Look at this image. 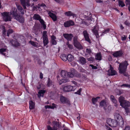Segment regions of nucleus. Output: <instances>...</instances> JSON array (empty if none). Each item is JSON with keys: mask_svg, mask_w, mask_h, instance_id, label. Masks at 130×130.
Segmentation results:
<instances>
[{"mask_svg": "<svg viewBox=\"0 0 130 130\" xmlns=\"http://www.w3.org/2000/svg\"><path fill=\"white\" fill-rule=\"evenodd\" d=\"M17 6L18 9L21 12V13L22 14H24V10L23 8L21 7V6L19 5H17Z\"/></svg>", "mask_w": 130, "mask_h": 130, "instance_id": "37", "label": "nucleus"}, {"mask_svg": "<svg viewBox=\"0 0 130 130\" xmlns=\"http://www.w3.org/2000/svg\"><path fill=\"white\" fill-rule=\"evenodd\" d=\"M74 24V22L71 20L66 21L64 24V26L66 27H68L70 26H73Z\"/></svg>", "mask_w": 130, "mask_h": 130, "instance_id": "11", "label": "nucleus"}, {"mask_svg": "<svg viewBox=\"0 0 130 130\" xmlns=\"http://www.w3.org/2000/svg\"><path fill=\"white\" fill-rule=\"evenodd\" d=\"M68 72L64 70H62L61 73V76L64 78H67L68 77Z\"/></svg>", "mask_w": 130, "mask_h": 130, "instance_id": "24", "label": "nucleus"}, {"mask_svg": "<svg viewBox=\"0 0 130 130\" xmlns=\"http://www.w3.org/2000/svg\"><path fill=\"white\" fill-rule=\"evenodd\" d=\"M10 43L12 46L17 47L20 45V43L17 41V40H13L12 39L10 40Z\"/></svg>", "mask_w": 130, "mask_h": 130, "instance_id": "17", "label": "nucleus"}, {"mask_svg": "<svg viewBox=\"0 0 130 130\" xmlns=\"http://www.w3.org/2000/svg\"><path fill=\"white\" fill-rule=\"evenodd\" d=\"M82 90V89L80 88L76 92H75V93L80 95L81 94V92Z\"/></svg>", "mask_w": 130, "mask_h": 130, "instance_id": "50", "label": "nucleus"}, {"mask_svg": "<svg viewBox=\"0 0 130 130\" xmlns=\"http://www.w3.org/2000/svg\"><path fill=\"white\" fill-rule=\"evenodd\" d=\"M46 28V25L45 23L43 20L41 19V28L45 29Z\"/></svg>", "mask_w": 130, "mask_h": 130, "instance_id": "32", "label": "nucleus"}, {"mask_svg": "<svg viewBox=\"0 0 130 130\" xmlns=\"http://www.w3.org/2000/svg\"><path fill=\"white\" fill-rule=\"evenodd\" d=\"M89 13V15L90 16L89 17L87 16H85V18H87V19L84 20H83L82 21V23L84 24L87 26H88L90 23L91 22V19L90 17H91L90 13L89 12H88Z\"/></svg>", "mask_w": 130, "mask_h": 130, "instance_id": "6", "label": "nucleus"}, {"mask_svg": "<svg viewBox=\"0 0 130 130\" xmlns=\"http://www.w3.org/2000/svg\"><path fill=\"white\" fill-rule=\"evenodd\" d=\"M126 36L125 35L122 36L121 37V39L122 40H125L126 38Z\"/></svg>", "mask_w": 130, "mask_h": 130, "instance_id": "59", "label": "nucleus"}, {"mask_svg": "<svg viewBox=\"0 0 130 130\" xmlns=\"http://www.w3.org/2000/svg\"><path fill=\"white\" fill-rule=\"evenodd\" d=\"M13 30L12 29H9L7 30V36L9 37V35L10 34L12 33L13 32Z\"/></svg>", "mask_w": 130, "mask_h": 130, "instance_id": "44", "label": "nucleus"}, {"mask_svg": "<svg viewBox=\"0 0 130 130\" xmlns=\"http://www.w3.org/2000/svg\"><path fill=\"white\" fill-rule=\"evenodd\" d=\"M46 91L45 90H41V96H43L44 94L45 93Z\"/></svg>", "mask_w": 130, "mask_h": 130, "instance_id": "56", "label": "nucleus"}, {"mask_svg": "<svg viewBox=\"0 0 130 130\" xmlns=\"http://www.w3.org/2000/svg\"><path fill=\"white\" fill-rule=\"evenodd\" d=\"M86 52L90 54L92 53V51L90 48H87L86 50Z\"/></svg>", "mask_w": 130, "mask_h": 130, "instance_id": "53", "label": "nucleus"}, {"mask_svg": "<svg viewBox=\"0 0 130 130\" xmlns=\"http://www.w3.org/2000/svg\"><path fill=\"white\" fill-rule=\"evenodd\" d=\"M29 108L30 109H32L35 108V103L32 101H29Z\"/></svg>", "mask_w": 130, "mask_h": 130, "instance_id": "30", "label": "nucleus"}, {"mask_svg": "<svg viewBox=\"0 0 130 130\" xmlns=\"http://www.w3.org/2000/svg\"><path fill=\"white\" fill-rule=\"evenodd\" d=\"M74 59V57L71 54H69L67 56V60L71 62Z\"/></svg>", "mask_w": 130, "mask_h": 130, "instance_id": "29", "label": "nucleus"}, {"mask_svg": "<svg viewBox=\"0 0 130 130\" xmlns=\"http://www.w3.org/2000/svg\"><path fill=\"white\" fill-rule=\"evenodd\" d=\"M59 81V83L60 85L61 84L63 83H65L69 81L68 79H61Z\"/></svg>", "mask_w": 130, "mask_h": 130, "instance_id": "39", "label": "nucleus"}, {"mask_svg": "<svg viewBox=\"0 0 130 130\" xmlns=\"http://www.w3.org/2000/svg\"><path fill=\"white\" fill-rule=\"evenodd\" d=\"M63 36L68 41H71L73 37V35L71 34H64Z\"/></svg>", "mask_w": 130, "mask_h": 130, "instance_id": "13", "label": "nucleus"}, {"mask_svg": "<svg viewBox=\"0 0 130 130\" xmlns=\"http://www.w3.org/2000/svg\"><path fill=\"white\" fill-rule=\"evenodd\" d=\"M37 88L38 90L39 91H38V94H37V95L39 98H40L41 97V90H40L41 86L40 85H39V86L37 87Z\"/></svg>", "mask_w": 130, "mask_h": 130, "instance_id": "43", "label": "nucleus"}, {"mask_svg": "<svg viewBox=\"0 0 130 130\" xmlns=\"http://www.w3.org/2000/svg\"><path fill=\"white\" fill-rule=\"evenodd\" d=\"M78 61L79 64L82 65L85 64L87 62L86 59L83 57H79Z\"/></svg>", "mask_w": 130, "mask_h": 130, "instance_id": "16", "label": "nucleus"}, {"mask_svg": "<svg viewBox=\"0 0 130 130\" xmlns=\"http://www.w3.org/2000/svg\"><path fill=\"white\" fill-rule=\"evenodd\" d=\"M52 43L53 44L56 45L57 44V42L55 40L56 37L54 35H52L51 37Z\"/></svg>", "mask_w": 130, "mask_h": 130, "instance_id": "34", "label": "nucleus"}, {"mask_svg": "<svg viewBox=\"0 0 130 130\" xmlns=\"http://www.w3.org/2000/svg\"><path fill=\"white\" fill-rule=\"evenodd\" d=\"M123 108H124V109H125V111L126 112V113H127L129 112V109L128 108V107H124Z\"/></svg>", "mask_w": 130, "mask_h": 130, "instance_id": "58", "label": "nucleus"}, {"mask_svg": "<svg viewBox=\"0 0 130 130\" xmlns=\"http://www.w3.org/2000/svg\"><path fill=\"white\" fill-rule=\"evenodd\" d=\"M0 28L3 31V34L5 35L6 32V30L5 29V27L3 25H1L0 27Z\"/></svg>", "mask_w": 130, "mask_h": 130, "instance_id": "42", "label": "nucleus"}, {"mask_svg": "<svg viewBox=\"0 0 130 130\" xmlns=\"http://www.w3.org/2000/svg\"><path fill=\"white\" fill-rule=\"evenodd\" d=\"M21 4L24 9H26V6L29 7L31 5L30 3L31 0H20Z\"/></svg>", "mask_w": 130, "mask_h": 130, "instance_id": "8", "label": "nucleus"}, {"mask_svg": "<svg viewBox=\"0 0 130 130\" xmlns=\"http://www.w3.org/2000/svg\"><path fill=\"white\" fill-rule=\"evenodd\" d=\"M83 33L85 40L88 42L89 43H90L91 41L89 38V34L87 31L86 30H84L83 32Z\"/></svg>", "mask_w": 130, "mask_h": 130, "instance_id": "15", "label": "nucleus"}, {"mask_svg": "<svg viewBox=\"0 0 130 130\" xmlns=\"http://www.w3.org/2000/svg\"><path fill=\"white\" fill-rule=\"evenodd\" d=\"M17 6L18 9L21 12V13L22 14H24V10L23 8L21 7V6L19 5H17Z\"/></svg>", "mask_w": 130, "mask_h": 130, "instance_id": "36", "label": "nucleus"}, {"mask_svg": "<svg viewBox=\"0 0 130 130\" xmlns=\"http://www.w3.org/2000/svg\"><path fill=\"white\" fill-rule=\"evenodd\" d=\"M106 122L110 126L112 127H116L117 125V123L114 120L111 119H108Z\"/></svg>", "mask_w": 130, "mask_h": 130, "instance_id": "4", "label": "nucleus"}, {"mask_svg": "<svg viewBox=\"0 0 130 130\" xmlns=\"http://www.w3.org/2000/svg\"><path fill=\"white\" fill-rule=\"evenodd\" d=\"M54 1L59 3L61 4L63 3V0H54Z\"/></svg>", "mask_w": 130, "mask_h": 130, "instance_id": "55", "label": "nucleus"}, {"mask_svg": "<svg viewBox=\"0 0 130 130\" xmlns=\"http://www.w3.org/2000/svg\"><path fill=\"white\" fill-rule=\"evenodd\" d=\"M119 6L121 7H123L125 6V5L123 2L120 1H119Z\"/></svg>", "mask_w": 130, "mask_h": 130, "instance_id": "48", "label": "nucleus"}, {"mask_svg": "<svg viewBox=\"0 0 130 130\" xmlns=\"http://www.w3.org/2000/svg\"><path fill=\"white\" fill-rule=\"evenodd\" d=\"M114 116L115 120L118 123H119L121 127H123L124 122L122 116L118 112V111L114 113Z\"/></svg>", "mask_w": 130, "mask_h": 130, "instance_id": "2", "label": "nucleus"}, {"mask_svg": "<svg viewBox=\"0 0 130 130\" xmlns=\"http://www.w3.org/2000/svg\"><path fill=\"white\" fill-rule=\"evenodd\" d=\"M123 54V53L121 51H117L114 52L112 55L113 56L115 57H118L121 56Z\"/></svg>", "mask_w": 130, "mask_h": 130, "instance_id": "19", "label": "nucleus"}, {"mask_svg": "<svg viewBox=\"0 0 130 130\" xmlns=\"http://www.w3.org/2000/svg\"><path fill=\"white\" fill-rule=\"evenodd\" d=\"M74 74L70 72H68V77H73L74 76Z\"/></svg>", "mask_w": 130, "mask_h": 130, "instance_id": "46", "label": "nucleus"}, {"mask_svg": "<svg viewBox=\"0 0 130 130\" xmlns=\"http://www.w3.org/2000/svg\"><path fill=\"white\" fill-rule=\"evenodd\" d=\"M123 106H122V107H128L130 106V103L128 101H126L123 103Z\"/></svg>", "mask_w": 130, "mask_h": 130, "instance_id": "38", "label": "nucleus"}, {"mask_svg": "<svg viewBox=\"0 0 130 130\" xmlns=\"http://www.w3.org/2000/svg\"><path fill=\"white\" fill-rule=\"evenodd\" d=\"M52 84V82L50 80V78H49L48 80V82L47 83V85L48 86L50 87L51 85Z\"/></svg>", "mask_w": 130, "mask_h": 130, "instance_id": "54", "label": "nucleus"}, {"mask_svg": "<svg viewBox=\"0 0 130 130\" xmlns=\"http://www.w3.org/2000/svg\"><path fill=\"white\" fill-rule=\"evenodd\" d=\"M53 123L54 125L53 128H52L50 126H47V128L48 130H57V127H59V125L58 122L54 121L53 122Z\"/></svg>", "mask_w": 130, "mask_h": 130, "instance_id": "10", "label": "nucleus"}, {"mask_svg": "<svg viewBox=\"0 0 130 130\" xmlns=\"http://www.w3.org/2000/svg\"><path fill=\"white\" fill-rule=\"evenodd\" d=\"M64 14L65 15L68 16H72L73 18L76 17V14L73 13L71 11H68V12H65L64 13Z\"/></svg>", "mask_w": 130, "mask_h": 130, "instance_id": "26", "label": "nucleus"}, {"mask_svg": "<svg viewBox=\"0 0 130 130\" xmlns=\"http://www.w3.org/2000/svg\"><path fill=\"white\" fill-rule=\"evenodd\" d=\"M6 49L5 48H2L0 49V52L4 55H5V54L4 52L6 51Z\"/></svg>", "mask_w": 130, "mask_h": 130, "instance_id": "47", "label": "nucleus"}, {"mask_svg": "<svg viewBox=\"0 0 130 130\" xmlns=\"http://www.w3.org/2000/svg\"><path fill=\"white\" fill-rule=\"evenodd\" d=\"M21 4L24 9H26V6L29 7L31 5L30 3L31 0H20Z\"/></svg>", "mask_w": 130, "mask_h": 130, "instance_id": "9", "label": "nucleus"}, {"mask_svg": "<svg viewBox=\"0 0 130 130\" xmlns=\"http://www.w3.org/2000/svg\"><path fill=\"white\" fill-rule=\"evenodd\" d=\"M124 23L125 25L128 26H129L130 25V23L127 21H125Z\"/></svg>", "mask_w": 130, "mask_h": 130, "instance_id": "64", "label": "nucleus"}, {"mask_svg": "<svg viewBox=\"0 0 130 130\" xmlns=\"http://www.w3.org/2000/svg\"><path fill=\"white\" fill-rule=\"evenodd\" d=\"M76 88V86H72L71 85L62 86V88L64 91L65 92H70L74 91Z\"/></svg>", "mask_w": 130, "mask_h": 130, "instance_id": "3", "label": "nucleus"}, {"mask_svg": "<svg viewBox=\"0 0 130 130\" xmlns=\"http://www.w3.org/2000/svg\"><path fill=\"white\" fill-rule=\"evenodd\" d=\"M100 98L99 97H97L96 98H93L92 100V102L93 104H95L98 101V99Z\"/></svg>", "mask_w": 130, "mask_h": 130, "instance_id": "40", "label": "nucleus"}, {"mask_svg": "<svg viewBox=\"0 0 130 130\" xmlns=\"http://www.w3.org/2000/svg\"><path fill=\"white\" fill-rule=\"evenodd\" d=\"M110 68L108 71V74L109 76L114 75L117 74L116 71L113 70V68L110 65Z\"/></svg>", "mask_w": 130, "mask_h": 130, "instance_id": "12", "label": "nucleus"}, {"mask_svg": "<svg viewBox=\"0 0 130 130\" xmlns=\"http://www.w3.org/2000/svg\"><path fill=\"white\" fill-rule=\"evenodd\" d=\"M52 109H54V108H56L57 107V105H56L54 103H53L52 104Z\"/></svg>", "mask_w": 130, "mask_h": 130, "instance_id": "62", "label": "nucleus"}, {"mask_svg": "<svg viewBox=\"0 0 130 130\" xmlns=\"http://www.w3.org/2000/svg\"><path fill=\"white\" fill-rule=\"evenodd\" d=\"M77 36H75L73 38L74 43L78 42L77 40Z\"/></svg>", "mask_w": 130, "mask_h": 130, "instance_id": "51", "label": "nucleus"}, {"mask_svg": "<svg viewBox=\"0 0 130 130\" xmlns=\"http://www.w3.org/2000/svg\"><path fill=\"white\" fill-rule=\"evenodd\" d=\"M100 104V106L103 107L104 109L105 110H107L108 104L107 103H106L105 100H103L101 101Z\"/></svg>", "mask_w": 130, "mask_h": 130, "instance_id": "18", "label": "nucleus"}, {"mask_svg": "<svg viewBox=\"0 0 130 130\" xmlns=\"http://www.w3.org/2000/svg\"><path fill=\"white\" fill-rule=\"evenodd\" d=\"M29 43L31 44L34 46H38V43L36 42L31 41L29 42Z\"/></svg>", "mask_w": 130, "mask_h": 130, "instance_id": "45", "label": "nucleus"}, {"mask_svg": "<svg viewBox=\"0 0 130 130\" xmlns=\"http://www.w3.org/2000/svg\"><path fill=\"white\" fill-rule=\"evenodd\" d=\"M126 6L128 7V10L130 12V0H125Z\"/></svg>", "mask_w": 130, "mask_h": 130, "instance_id": "41", "label": "nucleus"}, {"mask_svg": "<svg viewBox=\"0 0 130 130\" xmlns=\"http://www.w3.org/2000/svg\"><path fill=\"white\" fill-rule=\"evenodd\" d=\"M90 66L91 67L92 69H97V67L96 66H93L92 64H90Z\"/></svg>", "mask_w": 130, "mask_h": 130, "instance_id": "60", "label": "nucleus"}, {"mask_svg": "<svg viewBox=\"0 0 130 130\" xmlns=\"http://www.w3.org/2000/svg\"><path fill=\"white\" fill-rule=\"evenodd\" d=\"M2 15L3 16V19L5 21H10L12 18L10 16V14L9 12H5L3 13Z\"/></svg>", "mask_w": 130, "mask_h": 130, "instance_id": "5", "label": "nucleus"}, {"mask_svg": "<svg viewBox=\"0 0 130 130\" xmlns=\"http://www.w3.org/2000/svg\"><path fill=\"white\" fill-rule=\"evenodd\" d=\"M15 19L21 23H23L24 21V18L21 16L19 15H17V17H16Z\"/></svg>", "mask_w": 130, "mask_h": 130, "instance_id": "20", "label": "nucleus"}, {"mask_svg": "<svg viewBox=\"0 0 130 130\" xmlns=\"http://www.w3.org/2000/svg\"><path fill=\"white\" fill-rule=\"evenodd\" d=\"M60 101L62 103H68L69 102L68 100L63 96H61L60 97Z\"/></svg>", "mask_w": 130, "mask_h": 130, "instance_id": "23", "label": "nucleus"}, {"mask_svg": "<svg viewBox=\"0 0 130 130\" xmlns=\"http://www.w3.org/2000/svg\"><path fill=\"white\" fill-rule=\"evenodd\" d=\"M128 64L126 61H125L120 64L118 69L120 73H123L124 75L126 76L125 73Z\"/></svg>", "mask_w": 130, "mask_h": 130, "instance_id": "1", "label": "nucleus"}, {"mask_svg": "<svg viewBox=\"0 0 130 130\" xmlns=\"http://www.w3.org/2000/svg\"><path fill=\"white\" fill-rule=\"evenodd\" d=\"M96 59L99 60H100L102 59V56L100 53H97L95 56Z\"/></svg>", "mask_w": 130, "mask_h": 130, "instance_id": "35", "label": "nucleus"}, {"mask_svg": "<svg viewBox=\"0 0 130 130\" xmlns=\"http://www.w3.org/2000/svg\"><path fill=\"white\" fill-rule=\"evenodd\" d=\"M33 18L36 20H39L41 23V17L39 14H35L33 16Z\"/></svg>", "mask_w": 130, "mask_h": 130, "instance_id": "31", "label": "nucleus"}, {"mask_svg": "<svg viewBox=\"0 0 130 130\" xmlns=\"http://www.w3.org/2000/svg\"><path fill=\"white\" fill-rule=\"evenodd\" d=\"M120 87H127L130 88V85L125 84H123L122 85H121Z\"/></svg>", "mask_w": 130, "mask_h": 130, "instance_id": "49", "label": "nucleus"}, {"mask_svg": "<svg viewBox=\"0 0 130 130\" xmlns=\"http://www.w3.org/2000/svg\"><path fill=\"white\" fill-rule=\"evenodd\" d=\"M110 99L113 103L114 104V105L115 106H117V101L115 99L114 97L112 95L110 96Z\"/></svg>", "mask_w": 130, "mask_h": 130, "instance_id": "28", "label": "nucleus"}, {"mask_svg": "<svg viewBox=\"0 0 130 130\" xmlns=\"http://www.w3.org/2000/svg\"><path fill=\"white\" fill-rule=\"evenodd\" d=\"M60 58L64 61H66L67 60V56L65 54H62L60 55Z\"/></svg>", "mask_w": 130, "mask_h": 130, "instance_id": "33", "label": "nucleus"}, {"mask_svg": "<svg viewBox=\"0 0 130 130\" xmlns=\"http://www.w3.org/2000/svg\"><path fill=\"white\" fill-rule=\"evenodd\" d=\"M41 8L42 7L43 8V9H45L47 8V7L45 4H44L42 3L41 4Z\"/></svg>", "mask_w": 130, "mask_h": 130, "instance_id": "57", "label": "nucleus"}, {"mask_svg": "<svg viewBox=\"0 0 130 130\" xmlns=\"http://www.w3.org/2000/svg\"><path fill=\"white\" fill-rule=\"evenodd\" d=\"M66 44L68 46V47L70 49L72 48L73 46L72 45L70 44L68 42H67Z\"/></svg>", "mask_w": 130, "mask_h": 130, "instance_id": "52", "label": "nucleus"}, {"mask_svg": "<svg viewBox=\"0 0 130 130\" xmlns=\"http://www.w3.org/2000/svg\"><path fill=\"white\" fill-rule=\"evenodd\" d=\"M74 46L77 49H82L83 48L82 46L78 42L74 43Z\"/></svg>", "mask_w": 130, "mask_h": 130, "instance_id": "27", "label": "nucleus"}, {"mask_svg": "<svg viewBox=\"0 0 130 130\" xmlns=\"http://www.w3.org/2000/svg\"><path fill=\"white\" fill-rule=\"evenodd\" d=\"M17 11L16 9L15 8H13L10 13V15H11L14 19L16 17H17L18 15L17 13Z\"/></svg>", "mask_w": 130, "mask_h": 130, "instance_id": "14", "label": "nucleus"}, {"mask_svg": "<svg viewBox=\"0 0 130 130\" xmlns=\"http://www.w3.org/2000/svg\"><path fill=\"white\" fill-rule=\"evenodd\" d=\"M45 108L46 109L47 108H52V106L51 105H46L45 106Z\"/></svg>", "mask_w": 130, "mask_h": 130, "instance_id": "61", "label": "nucleus"}, {"mask_svg": "<svg viewBox=\"0 0 130 130\" xmlns=\"http://www.w3.org/2000/svg\"><path fill=\"white\" fill-rule=\"evenodd\" d=\"M98 27L97 26H94L93 29L92 30V31L94 34L95 35L97 38L98 37L99 35L98 32Z\"/></svg>", "mask_w": 130, "mask_h": 130, "instance_id": "21", "label": "nucleus"}, {"mask_svg": "<svg viewBox=\"0 0 130 130\" xmlns=\"http://www.w3.org/2000/svg\"><path fill=\"white\" fill-rule=\"evenodd\" d=\"M124 130H130V127L129 126H126Z\"/></svg>", "mask_w": 130, "mask_h": 130, "instance_id": "63", "label": "nucleus"}, {"mask_svg": "<svg viewBox=\"0 0 130 130\" xmlns=\"http://www.w3.org/2000/svg\"><path fill=\"white\" fill-rule=\"evenodd\" d=\"M48 14L54 21H55L57 20V17L55 14L50 11L48 12Z\"/></svg>", "mask_w": 130, "mask_h": 130, "instance_id": "22", "label": "nucleus"}, {"mask_svg": "<svg viewBox=\"0 0 130 130\" xmlns=\"http://www.w3.org/2000/svg\"><path fill=\"white\" fill-rule=\"evenodd\" d=\"M47 34V32L45 31H43V42L44 46H46L48 42Z\"/></svg>", "mask_w": 130, "mask_h": 130, "instance_id": "7", "label": "nucleus"}, {"mask_svg": "<svg viewBox=\"0 0 130 130\" xmlns=\"http://www.w3.org/2000/svg\"><path fill=\"white\" fill-rule=\"evenodd\" d=\"M126 100H125L124 98L122 96H121L119 98V101L120 103V105L122 106H123V103Z\"/></svg>", "mask_w": 130, "mask_h": 130, "instance_id": "25", "label": "nucleus"}]
</instances>
